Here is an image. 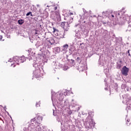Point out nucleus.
Segmentation results:
<instances>
[{"label": "nucleus", "mask_w": 131, "mask_h": 131, "mask_svg": "<svg viewBox=\"0 0 131 131\" xmlns=\"http://www.w3.org/2000/svg\"><path fill=\"white\" fill-rule=\"evenodd\" d=\"M84 125L85 128H92L95 126L94 119H93L91 116H88L85 120Z\"/></svg>", "instance_id": "f257e3e1"}, {"label": "nucleus", "mask_w": 131, "mask_h": 131, "mask_svg": "<svg viewBox=\"0 0 131 131\" xmlns=\"http://www.w3.org/2000/svg\"><path fill=\"white\" fill-rule=\"evenodd\" d=\"M72 20H73V18H71L69 22L64 21L61 23V26L64 29V34H65V32H67V31H69V27H70V26H69V24H70V23H72Z\"/></svg>", "instance_id": "f03ea898"}, {"label": "nucleus", "mask_w": 131, "mask_h": 131, "mask_svg": "<svg viewBox=\"0 0 131 131\" xmlns=\"http://www.w3.org/2000/svg\"><path fill=\"white\" fill-rule=\"evenodd\" d=\"M52 93V101L54 103V100L56 99V97L57 96V98L59 101H62L63 100V94L61 93V91H59L57 94L54 93L53 91H51Z\"/></svg>", "instance_id": "7ed1b4c3"}, {"label": "nucleus", "mask_w": 131, "mask_h": 131, "mask_svg": "<svg viewBox=\"0 0 131 131\" xmlns=\"http://www.w3.org/2000/svg\"><path fill=\"white\" fill-rule=\"evenodd\" d=\"M19 60H20V57L18 56H15L13 57L14 61L9 60L8 62H11L12 63L11 66H13V67H15L16 66V64H17V65H19V63H20V62H19Z\"/></svg>", "instance_id": "20e7f679"}, {"label": "nucleus", "mask_w": 131, "mask_h": 131, "mask_svg": "<svg viewBox=\"0 0 131 131\" xmlns=\"http://www.w3.org/2000/svg\"><path fill=\"white\" fill-rule=\"evenodd\" d=\"M128 71H129V69L126 67V66H124L121 70V73L123 75L127 76V74H128Z\"/></svg>", "instance_id": "39448f33"}, {"label": "nucleus", "mask_w": 131, "mask_h": 131, "mask_svg": "<svg viewBox=\"0 0 131 131\" xmlns=\"http://www.w3.org/2000/svg\"><path fill=\"white\" fill-rule=\"evenodd\" d=\"M50 17L53 19V20H56V18H60V14L58 12H51V14H50Z\"/></svg>", "instance_id": "423d86ee"}, {"label": "nucleus", "mask_w": 131, "mask_h": 131, "mask_svg": "<svg viewBox=\"0 0 131 131\" xmlns=\"http://www.w3.org/2000/svg\"><path fill=\"white\" fill-rule=\"evenodd\" d=\"M83 14H82V16L81 14H79V16L80 18V22H81V21H83V19H85V18H86V16H88V12H86V10L84 9V8H83Z\"/></svg>", "instance_id": "0eeeda50"}, {"label": "nucleus", "mask_w": 131, "mask_h": 131, "mask_svg": "<svg viewBox=\"0 0 131 131\" xmlns=\"http://www.w3.org/2000/svg\"><path fill=\"white\" fill-rule=\"evenodd\" d=\"M33 74L35 75L36 78H38V77H40V69H36L33 72Z\"/></svg>", "instance_id": "6e6552de"}, {"label": "nucleus", "mask_w": 131, "mask_h": 131, "mask_svg": "<svg viewBox=\"0 0 131 131\" xmlns=\"http://www.w3.org/2000/svg\"><path fill=\"white\" fill-rule=\"evenodd\" d=\"M52 65H53V66H55L56 69H60L63 66L62 64H60L58 62H56V61H53Z\"/></svg>", "instance_id": "1a4fd4ad"}, {"label": "nucleus", "mask_w": 131, "mask_h": 131, "mask_svg": "<svg viewBox=\"0 0 131 131\" xmlns=\"http://www.w3.org/2000/svg\"><path fill=\"white\" fill-rule=\"evenodd\" d=\"M122 67V61L119 60L117 62V68L120 69Z\"/></svg>", "instance_id": "9d476101"}, {"label": "nucleus", "mask_w": 131, "mask_h": 131, "mask_svg": "<svg viewBox=\"0 0 131 131\" xmlns=\"http://www.w3.org/2000/svg\"><path fill=\"white\" fill-rule=\"evenodd\" d=\"M53 33L56 35V36H58V35H59V30L55 28H53Z\"/></svg>", "instance_id": "9b49d317"}, {"label": "nucleus", "mask_w": 131, "mask_h": 131, "mask_svg": "<svg viewBox=\"0 0 131 131\" xmlns=\"http://www.w3.org/2000/svg\"><path fill=\"white\" fill-rule=\"evenodd\" d=\"M33 66L35 67V69H40V66L38 65L36 62L33 63Z\"/></svg>", "instance_id": "f8f14e48"}, {"label": "nucleus", "mask_w": 131, "mask_h": 131, "mask_svg": "<svg viewBox=\"0 0 131 131\" xmlns=\"http://www.w3.org/2000/svg\"><path fill=\"white\" fill-rule=\"evenodd\" d=\"M26 60V59H25V57H24V56H21L19 58L18 61L19 62V63H23Z\"/></svg>", "instance_id": "ddd939ff"}, {"label": "nucleus", "mask_w": 131, "mask_h": 131, "mask_svg": "<svg viewBox=\"0 0 131 131\" xmlns=\"http://www.w3.org/2000/svg\"><path fill=\"white\" fill-rule=\"evenodd\" d=\"M69 62L71 63V66H74L75 65V62H74V60L70 59L69 60Z\"/></svg>", "instance_id": "4468645a"}, {"label": "nucleus", "mask_w": 131, "mask_h": 131, "mask_svg": "<svg viewBox=\"0 0 131 131\" xmlns=\"http://www.w3.org/2000/svg\"><path fill=\"white\" fill-rule=\"evenodd\" d=\"M18 23L19 25H22L24 23V20L23 19H19L18 20Z\"/></svg>", "instance_id": "2eb2a0df"}, {"label": "nucleus", "mask_w": 131, "mask_h": 131, "mask_svg": "<svg viewBox=\"0 0 131 131\" xmlns=\"http://www.w3.org/2000/svg\"><path fill=\"white\" fill-rule=\"evenodd\" d=\"M0 4H2V5H6L7 1H6V0H0Z\"/></svg>", "instance_id": "dca6fc26"}, {"label": "nucleus", "mask_w": 131, "mask_h": 131, "mask_svg": "<svg viewBox=\"0 0 131 131\" xmlns=\"http://www.w3.org/2000/svg\"><path fill=\"white\" fill-rule=\"evenodd\" d=\"M130 120L129 119H126V122L127 125L128 126L130 125V123H128V122H130Z\"/></svg>", "instance_id": "f3484780"}, {"label": "nucleus", "mask_w": 131, "mask_h": 131, "mask_svg": "<svg viewBox=\"0 0 131 131\" xmlns=\"http://www.w3.org/2000/svg\"><path fill=\"white\" fill-rule=\"evenodd\" d=\"M31 124H34V123H36V120H35V118H34L31 120Z\"/></svg>", "instance_id": "a211bd4d"}, {"label": "nucleus", "mask_w": 131, "mask_h": 131, "mask_svg": "<svg viewBox=\"0 0 131 131\" xmlns=\"http://www.w3.org/2000/svg\"><path fill=\"white\" fill-rule=\"evenodd\" d=\"M35 46L37 48L40 47V42L37 41L36 43L35 44Z\"/></svg>", "instance_id": "6ab92c4d"}, {"label": "nucleus", "mask_w": 131, "mask_h": 131, "mask_svg": "<svg viewBox=\"0 0 131 131\" xmlns=\"http://www.w3.org/2000/svg\"><path fill=\"white\" fill-rule=\"evenodd\" d=\"M69 94V90H65V92H64V96H68Z\"/></svg>", "instance_id": "aec40b11"}, {"label": "nucleus", "mask_w": 131, "mask_h": 131, "mask_svg": "<svg viewBox=\"0 0 131 131\" xmlns=\"http://www.w3.org/2000/svg\"><path fill=\"white\" fill-rule=\"evenodd\" d=\"M52 112L54 116H56V115H57V111H56V110L53 109Z\"/></svg>", "instance_id": "412c9836"}, {"label": "nucleus", "mask_w": 131, "mask_h": 131, "mask_svg": "<svg viewBox=\"0 0 131 131\" xmlns=\"http://www.w3.org/2000/svg\"><path fill=\"white\" fill-rule=\"evenodd\" d=\"M123 21L122 22V24H124V23H125V22H126V21H127V18H126V17H123Z\"/></svg>", "instance_id": "4be33fe9"}, {"label": "nucleus", "mask_w": 131, "mask_h": 131, "mask_svg": "<svg viewBox=\"0 0 131 131\" xmlns=\"http://www.w3.org/2000/svg\"><path fill=\"white\" fill-rule=\"evenodd\" d=\"M75 36H76V37H77V38H78V39H79V38H80V34H79V33H76Z\"/></svg>", "instance_id": "5701e85b"}, {"label": "nucleus", "mask_w": 131, "mask_h": 131, "mask_svg": "<svg viewBox=\"0 0 131 131\" xmlns=\"http://www.w3.org/2000/svg\"><path fill=\"white\" fill-rule=\"evenodd\" d=\"M110 15H111V18L113 19L114 17H115V13L114 12V13H110Z\"/></svg>", "instance_id": "b1692460"}, {"label": "nucleus", "mask_w": 131, "mask_h": 131, "mask_svg": "<svg viewBox=\"0 0 131 131\" xmlns=\"http://www.w3.org/2000/svg\"><path fill=\"white\" fill-rule=\"evenodd\" d=\"M63 48H64V50H67V49H68V45L66 44L63 45Z\"/></svg>", "instance_id": "393cba45"}, {"label": "nucleus", "mask_w": 131, "mask_h": 131, "mask_svg": "<svg viewBox=\"0 0 131 131\" xmlns=\"http://www.w3.org/2000/svg\"><path fill=\"white\" fill-rule=\"evenodd\" d=\"M40 51H41L42 54H39V56H43V55H45V52H43V50H42L41 49V50H40Z\"/></svg>", "instance_id": "a878e982"}, {"label": "nucleus", "mask_w": 131, "mask_h": 131, "mask_svg": "<svg viewBox=\"0 0 131 131\" xmlns=\"http://www.w3.org/2000/svg\"><path fill=\"white\" fill-rule=\"evenodd\" d=\"M107 14H108V12H107V11L102 12V15H104V16H107Z\"/></svg>", "instance_id": "bb28decb"}, {"label": "nucleus", "mask_w": 131, "mask_h": 131, "mask_svg": "<svg viewBox=\"0 0 131 131\" xmlns=\"http://www.w3.org/2000/svg\"><path fill=\"white\" fill-rule=\"evenodd\" d=\"M37 119H38L39 120H40L41 121H42V117L39 116L37 117Z\"/></svg>", "instance_id": "cd10ccee"}, {"label": "nucleus", "mask_w": 131, "mask_h": 131, "mask_svg": "<svg viewBox=\"0 0 131 131\" xmlns=\"http://www.w3.org/2000/svg\"><path fill=\"white\" fill-rule=\"evenodd\" d=\"M29 15H31V16H32V13H31V12H29L28 13H27L26 16H29Z\"/></svg>", "instance_id": "c85d7f7f"}, {"label": "nucleus", "mask_w": 131, "mask_h": 131, "mask_svg": "<svg viewBox=\"0 0 131 131\" xmlns=\"http://www.w3.org/2000/svg\"><path fill=\"white\" fill-rule=\"evenodd\" d=\"M76 60L77 61V62H81V61H80V57H77L76 59Z\"/></svg>", "instance_id": "c756f323"}, {"label": "nucleus", "mask_w": 131, "mask_h": 131, "mask_svg": "<svg viewBox=\"0 0 131 131\" xmlns=\"http://www.w3.org/2000/svg\"><path fill=\"white\" fill-rule=\"evenodd\" d=\"M68 67H67V66H66V67H63V70H67V69H68Z\"/></svg>", "instance_id": "7c9ffc66"}, {"label": "nucleus", "mask_w": 131, "mask_h": 131, "mask_svg": "<svg viewBox=\"0 0 131 131\" xmlns=\"http://www.w3.org/2000/svg\"><path fill=\"white\" fill-rule=\"evenodd\" d=\"M115 14H116L115 16H119L120 15L119 12H115Z\"/></svg>", "instance_id": "2f4dec72"}, {"label": "nucleus", "mask_w": 131, "mask_h": 131, "mask_svg": "<svg viewBox=\"0 0 131 131\" xmlns=\"http://www.w3.org/2000/svg\"><path fill=\"white\" fill-rule=\"evenodd\" d=\"M40 105L39 102H37V103H36V107H38V106H40V105Z\"/></svg>", "instance_id": "473e14b6"}, {"label": "nucleus", "mask_w": 131, "mask_h": 131, "mask_svg": "<svg viewBox=\"0 0 131 131\" xmlns=\"http://www.w3.org/2000/svg\"><path fill=\"white\" fill-rule=\"evenodd\" d=\"M56 51H57L58 52H60V48H59V47H57L56 48Z\"/></svg>", "instance_id": "72a5a7b5"}, {"label": "nucleus", "mask_w": 131, "mask_h": 131, "mask_svg": "<svg viewBox=\"0 0 131 131\" xmlns=\"http://www.w3.org/2000/svg\"><path fill=\"white\" fill-rule=\"evenodd\" d=\"M127 53H128V56H129L130 57H131L130 53H129V50H128Z\"/></svg>", "instance_id": "f704fd0d"}, {"label": "nucleus", "mask_w": 131, "mask_h": 131, "mask_svg": "<svg viewBox=\"0 0 131 131\" xmlns=\"http://www.w3.org/2000/svg\"><path fill=\"white\" fill-rule=\"evenodd\" d=\"M127 18H129V20H130V21H131V16H127Z\"/></svg>", "instance_id": "c9c22d12"}, {"label": "nucleus", "mask_w": 131, "mask_h": 131, "mask_svg": "<svg viewBox=\"0 0 131 131\" xmlns=\"http://www.w3.org/2000/svg\"><path fill=\"white\" fill-rule=\"evenodd\" d=\"M2 39H3V36L1 35V36H0V40H2Z\"/></svg>", "instance_id": "e433bc0d"}, {"label": "nucleus", "mask_w": 131, "mask_h": 131, "mask_svg": "<svg viewBox=\"0 0 131 131\" xmlns=\"http://www.w3.org/2000/svg\"><path fill=\"white\" fill-rule=\"evenodd\" d=\"M104 89L105 90V91L108 90V88H107V87H105V88H104Z\"/></svg>", "instance_id": "4c0bfd02"}, {"label": "nucleus", "mask_w": 131, "mask_h": 131, "mask_svg": "<svg viewBox=\"0 0 131 131\" xmlns=\"http://www.w3.org/2000/svg\"><path fill=\"white\" fill-rule=\"evenodd\" d=\"M109 18H111V15H110V14H109Z\"/></svg>", "instance_id": "58836bf2"}, {"label": "nucleus", "mask_w": 131, "mask_h": 131, "mask_svg": "<svg viewBox=\"0 0 131 131\" xmlns=\"http://www.w3.org/2000/svg\"><path fill=\"white\" fill-rule=\"evenodd\" d=\"M57 8H58V7H55V10H57Z\"/></svg>", "instance_id": "ea45409f"}, {"label": "nucleus", "mask_w": 131, "mask_h": 131, "mask_svg": "<svg viewBox=\"0 0 131 131\" xmlns=\"http://www.w3.org/2000/svg\"><path fill=\"white\" fill-rule=\"evenodd\" d=\"M77 26H79V25H77L75 26L76 27H77Z\"/></svg>", "instance_id": "a19ab883"}, {"label": "nucleus", "mask_w": 131, "mask_h": 131, "mask_svg": "<svg viewBox=\"0 0 131 131\" xmlns=\"http://www.w3.org/2000/svg\"><path fill=\"white\" fill-rule=\"evenodd\" d=\"M37 7H39V5H37Z\"/></svg>", "instance_id": "79ce46f5"}, {"label": "nucleus", "mask_w": 131, "mask_h": 131, "mask_svg": "<svg viewBox=\"0 0 131 131\" xmlns=\"http://www.w3.org/2000/svg\"><path fill=\"white\" fill-rule=\"evenodd\" d=\"M35 34H37V32H35Z\"/></svg>", "instance_id": "37998d69"}, {"label": "nucleus", "mask_w": 131, "mask_h": 131, "mask_svg": "<svg viewBox=\"0 0 131 131\" xmlns=\"http://www.w3.org/2000/svg\"><path fill=\"white\" fill-rule=\"evenodd\" d=\"M83 23H85V21H83Z\"/></svg>", "instance_id": "c03bdc74"}, {"label": "nucleus", "mask_w": 131, "mask_h": 131, "mask_svg": "<svg viewBox=\"0 0 131 131\" xmlns=\"http://www.w3.org/2000/svg\"><path fill=\"white\" fill-rule=\"evenodd\" d=\"M105 85H107V83H105Z\"/></svg>", "instance_id": "a18cd8bd"}, {"label": "nucleus", "mask_w": 131, "mask_h": 131, "mask_svg": "<svg viewBox=\"0 0 131 131\" xmlns=\"http://www.w3.org/2000/svg\"><path fill=\"white\" fill-rule=\"evenodd\" d=\"M71 15H73V13H71Z\"/></svg>", "instance_id": "49530a36"}, {"label": "nucleus", "mask_w": 131, "mask_h": 131, "mask_svg": "<svg viewBox=\"0 0 131 131\" xmlns=\"http://www.w3.org/2000/svg\"><path fill=\"white\" fill-rule=\"evenodd\" d=\"M104 24H106V23H104Z\"/></svg>", "instance_id": "de8ad7c7"}, {"label": "nucleus", "mask_w": 131, "mask_h": 131, "mask_svg": "<svg viewBox=\"0 0 131 131\" xmlns=\"http://www.w3.org/2000/svg\"><path fill=\"white\" fill-rule=\"evenodd\" d=\"M65 103H66V101H64V104H65Z\"/></svg>", "instance_id": "09e8293b"}, {"label": "nucleus", "mask_w": 131, "mask_h": 131, "mask_svg": "<svg viewBox=\"0 0 131 131\" xmlns=\"http://www.w3.org/2000/svg\"><path fill=\"white\" fill-rule=\"evenodd\" d=\"M104 81H105V82H106V80H104Z\"/></svg>", "instance_id": "8fccbe9b"}, {"label": "nucleus", "mask_w": 131, "mask_h": 131, "mask_svg": "<svg viewBox=\"0 0 131 131\" xmlns=\"http://www.w3.org/2000/svg\"><path fill=\"white\" fill-rule=\"evenodd\" d=\"M17 3H19V2H17Z\"/></svg>", "instance_id": "3c124183"}, {"label": "nucleus", "mask_w": 131, "mask_h": 131, "mask_svg": "<svg viewBox=\"0 0 131 131\" xmlns=\"http://www.w3.org/2000/svg\"><path fill=\"white\" fill-rule=\"evenodd\" d=\"M48 7H49V6H47Z\"/></svg>", "instance_id": "603ef678"}, {"label": "nucleus", "mask_w": 131, "mask_h": 131, "mask_svg": "<svg viewBox=\"0 0 131 131\" xmlns=\"http://www.w3.org/2000/svg\"><path fill=\"white\" fill-rule=\"evenodd\" d=\"M64 105H67V104H65Z\"/></svg>", "instance_id": "864d4df0"}]
</instances>
